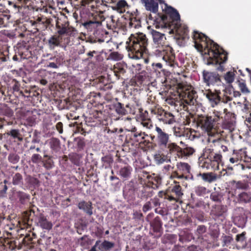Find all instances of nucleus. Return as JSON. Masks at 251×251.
Instances as JSON below:
<instances>
[{"mask_svg": "<svg viewBox=\"0 0 251 251\" xmlns=\"http://www.w3.org/2000/svg\"><path fill=\"white\" fill-rule=\"evenodd\" d=\"M174 183L175 185L173 187L171 191L176 194V197L179 198L183 195L181 192V187L178 182L174 181Z\"/></svg>", "mask_w": 251, "mask_h": 251, "instance_id": "nucleus-59", "label": "nucleus"}, {"mask_svg": "<svg viewBox=\"0 0 251 251\" xmlns=\"http://www.w3.org/2000/svg\"><path fill=\"white\" fill-rule=\"evenodd\" d=\"M127 69V65L123 62H119L114 65L113 72L114 75L119 79L124 76Z\"/></svg>", "mask_w": 251, "mask_h": 251, "instance_id": "nucleus-24", "label": "nucleus"}, {"mask_svg": "<svg viewBox=\"0 0 251 251\" xmlns=\"http://www.w3.org/2000/svg\"><path fill=\"white\" fill-rule=\"evenodd\" d=\"M158 196L160 198H164L165 200H167L170 201H177L176 199L178 198H175L172 196L169 195L168 193L164 192L163 191H160L158 194Z\"/></svg>", "mask_w": 251, "mask_h": 251, "instance_id": "nucleus-61", "label": "nucleus"}, {"mask_svg": "<svg viewBox=\"0 0 251 251\" xmlns=\"http://www.w3.org/2000/svg\"><path fill=\"white\" fill-rule=\"evenodd\" d=\"M77 207L88 216H91L93 214V207L92 202L90 201H86L84 200L80 201L77 204Z\"/></svg>", "mask_w": 251, "mask_h": 251, "instance_id": "nucleus-26", "label": "nucleus"}, {"mask_svg": "<svg viewBox=\"0 0 251 251\" xmlns=\"http://www.w3.org/2000/svg\"><path fill=\"white\" fill-rule=\"evenodd\" d=\"M238 201L240 202L247 203L251 201V195L250 193L243 192L240 193L237 197Z\"/></svg>", "mask_w": 251, "mask_h": 251, "instance_id": "nucleus-48", "label": "nucleus"}, {"mask_svg": "<svg viewBox=\"0 0 251 251\" xmlns=\"http://www.w3.org/2000/svg\"><path fill=\"white\" fill-rule=\"evenodd\" d=\"M218 153L214 152L212 149L205 148L203 151L201 157L199 159V166L202 168L217 170L219 169V165L222 162L223 156L221 151L226 152L228 151V148L223 144L220 147Z\"/></svg>", "mask_w": 251, "mask_h": 251, "instance_id": "nucleus-7", "label": "nucleus"}, {"mask_svg": "<svg viewBox=\"0 0 251 251\" xmlns=\"http://www.w3.org/2000/svg\"><path fill=\"white\" fill-rule=\"evenodd\" d=\"M145 3L147 10L153 13H156L158 9V2L160 3L163 1L162 0H142Z\"/></svg>", "mask_w": 251, "mask_h": 251, "instance_id": "nucleus-31", "label": "nucleus"}, {"mask_svg": "<svg viewBox=\"0 0 251 251\" xmlns=\"http://www.w3.org/2000/svg\"><path fill=\"white\" fill-rule=\"evenodd\" d=\"M51 23V19L41 16H38L34 20H30V25L34 27L30 29V33L35 34L40 30H45L49 26Z\"/></svg>", "mask_w": 251, "mask_h": 251, "instance_id": "nucleus-14", "label": "nucleus"}, {"mask_svg": "<svg viewBox=\"0 0 251 251\" xmlns=\"http://www.w3.org/2000/svg\"><path fill=\"white\" fill-rule=\"evenodd\" d=\"M126 44L128 57L138 60L143 58L144 53H146L149 40L145 34L138 33L131 34Z\"/></svg>", "mask_w": 251, "mask_h": 251, "instance_id": "nucleus-4", "label": "nucleus"}, {"mask_svg": "<svg viewBox=\"0 0 251 251\" xmlns=\"http://www.w3.org/2000/svg\"><path fill=\"white\" fill-rule=\"evenodd\" d=\"M233 153L234 156L237 158L239 162H243V163L240 164L242 170L251 168V157L247 155L246 148L234 150Z\"/></svg>", "mask_w": 251, "mask_h": 251, "instance_id": "nucleus-15", "label": "nucleus"}, {"mask_svg": "<svg viewBox=\"0 0 251 251\" xmlns=\"http://www.w3.org/2000/svg\"><path fill=\"white\" fill-rule=\"evenodd\" d=\"M101 161L103 166H104L105 168H107L111 166L113 160L111 156L106 155L101 158Z\"/></svg>", "mask_w": 251, "mask_h": 251, "instance_id": "nucleus-64", "label": "nucleus"}, {"mask_svg": "<svg viewBox=\"0 0 251 251\" xmlns=\"http://www.w3.org/2000/svg\"><path fill=\"white\" fill-rule=\"evenodd\" d=\"M132 172V167L127 163H126L124 166L121 167L119 170L118 174L123 179L126 180L130 177Z\"/></svg>", "mask_w": 251, "mask_h": 251, "instance_id": "nucleus-27", "label": "nucleus"}, {"mask_svg": "<svg viewBox=\"0 0 251 251\" xmlns=\"http://www.w3.org/2000/svg\"><path fill=\"white\" fill-rule=\"evenodd\" d=\"M151 32L154 43L158 47H161L160 50H156L159 52V55L162 57L166 64L172 68L173 70L178 68V64L176 60L173 49L169 46H165L166 40L165 34L153 29Z\"/></svg>", "mask_w": 251, "mask_h": 251, "instance_id": "nucleus-5", "label": "nucleus"}, {"mask_svg": "<svg viewBox=\"0 0 251 251\" xmlns=\"http://www.w3.org/2000/svg\"><path fill=\"white\" fill-rule=\"evenodd\" d=\"M26 181L27 183H28L31 186L33 187L34 188H36L39 185V180L30 176H28L26 178Z\"/></svg>", "mask_w": 251, "mask_h": 251, "instance_id": "nucleus-60", "label": "nucleus"}, {"mask_svg": "<svg viewBox=\"0 0 251 251\" xmlns=\"http://www.w3.org/2000/svg\"><path fill=\"white\" fill-rule=\"evenodd\" d=\"M227 91L226 89L224 90L225 94L222 98L220 96L221 93L220 90H215L214 91H212L211 89H208L202 90V92L208 100L211 106L214 107L217 105L220 101L227 103L228 101L232 100V98L226 94H227Z\"/></svg>", "mask_w": 251, "mask_h": 251, "instance_id": "nucleus-11", "label": "nucleus"}, {"mask_svg": "<svg viewBox=\"0 0 251 251\" xmlns=\"http://www.w3.org/2000/svg\"><path fill=\"white\" fill-rule=\"evenodd\" d=\"M8 183V181L6 179H4L3 182L0 183V197H4L6 195L8 187L6 184Z\"/></svg>", "mask_w": 251, "mask_h": 251, "instance_id": "nucleus-62", "label": "nucleus"}, {"mask_svg": "<svg viewBox=\"0 0 251 251\" xmlns=\"http://www.w3.org/2000/svg\"><path fill=\"white\" fill-rule=\"evenodd\" d=\"M113 109L120 116L126 115L128 114H133L135 112L134 107L129 103L125 106L124 104L117 102L112 104Z\"/></svg>", "mask_w": 251, "mask_h": 251, "instance_id": "nucleus-18", "label": "nucleus"}, {"mask_svg": "<svg viewBox=\"0 0 251 251\" xmlns=\"http://www.w3.org/2000/svg\"><path fill=\"white\" fill-rule=\"evenodd\" d=\"M8 4L10 9L14 13H18L22 10L20 8V6L18 5L15 0L13 1H8Z\"/></svg>", "mask_w": 251, "mask_h": 251, "instance_id": "nucleus-54", "label": "nucleus"}, {"mask_svg": "<svg viewBox=\"0 0 251 251\" xmlns=\"http://www.w3.org/2000/svg\"><path fill=\"white\" fill-rule=\"evenodd\" d=\"M44 158L47 159L44 161L43 166L48 170L51 169L54 166L53 161L52 160V156L47 154L46 151H44Z\"/></svg>", "mask_w": 251, "mask_h": 251, "instance_id": "nucleus-44", "label": "nucleus"}, {"mask_svg": "<svg viewBox=\"0 0 251 251\" xmlns=\"http://www.w3.org/2000/svg\"><path fill=\"white\" fill-rule=\"evenodd\" d=\"M176 167V170L173 171L171 175V178L187 179L189 177L191 171V166L189 164L180 162L177 163Z\"/></svg>", "mask_w": 251, "mask_h": 251, "instance_id": "nucleus-13", "label": "nucleus"}, {"mask_svg": "<svg viewBox=\"0 0 251 251\" xmlns=\"http://www.w3.org/2000/svg\"><path fill=\"white\" fill-rule=\"evenodd\" d=\"M151 146L157 147L160 151L166 154L172 155L175 151L180 150L176 143L170 140V135L165 129L155 126L153 132L150 134Z\"/></svg>", "mask_w": 251, "mask_h": 251, "instance_id": "nucleus-3", "label": "nucleus"}, {"mask_svg": "<svg viewBox=\"0 0 251 251\" xmlns=\"http://www.w3.org/2000/svg\"><path fill=\"white\" fill-rule=\"evenodd\" d=\"M99 244V251H108L114 247V243L107 240H104L101 242L100 240Z\"/></svg>", "mask_w": 251, "mask_h": 251, "instance_id": "nucleus-46", "label": "nucleus"}, {"mask_svg": "<svg viewBox=\"0 0 251 251\" xmlns=\"http://www.w3.org/2000/svg\"><path fill=\"white\" fill-rule=\"evenodd\" d=\"M230 183L232 184H235V187L237 189L247 190L249 188V183L245 180L239 181L232 180Z\"/></svg>", "mask_w": 251, "mask_h": 251, "instance_id": "nucleus-42", "label": "nucleus"}, {"mask_svg": "<svg viewBox=\"0 0 251 251\" xmlns=\"http://www.w3.org/2000/svg\"><path fill=\"white\" fill-rule=\"evenodd\" d=\"M151 175H149V173L143 171L141 172L139 175V180L141 184H147L151 178Z\"/></svg>", "mask_w": 251, "mask_h": 251, "instance_id": "nucleus-50", "label": "nucleus"}, {"mask_svg": "<svg viewBox=\"0 0 251 251\" xmlns=\"http://www.w3.org/2000/svg\"><path fill=\"white\" fill-rule=\"evenodd\" d=\"M163 10L166 15L162 16L159 24L162 26L168 27L170 31V33H176L182 38H186L188 35V28L185 25L180 24V15L178 11L174 8L164 3Z\"/></svg>", "mask_w": 251, "mask_h": 251, "instance_id": "nucleus-2", "label": "nucleus"}, {"mask_svg": "<svg viewBox=\"0 0 251 251\" xmlns=\"http://www.w3.org/2000/svg\"><path fill=\"white\" fill-rule=\"evenodd\" d=\"M197 177H201L202 180L208 183H211L215 182L218 179V175L212 172L208 173H199L196 175Z\"/></svg>", "mask_w": 251, "mask_h": 251, "instance_id": "nucleus-25", "label": "nucleus"}, {"mask_svg": "<svg viewBox=\"0 0 251 251\" xmlns=\"http://www.w3.org/2000/svg\"><path fill=\"white\" fill-rule=\"evenodd\" d=\"M178 87L180 90L181 95L184 101L188 104L194 105L197 97V93L194 90H187L183 92L182 88L180 87V84L178 85Z\"/></svg>", "mask_w": 251, "mask_h": 251, "instance_id": "nucleus-19", "label": "nucleus"}, {"mask_svg": "<svg viewBox=\"0 0 251 251\" xmlns=\"http://www.w3.org/2000/svg\"><path fill=\"white\" fill-rule=\"evenodd\" d=\"M18 5L20 6V8L22 10L23 8L28 9L31 7L32 0H15Z\"/></svg>", "mask_w": 251, "mask_h": 251, "instance_id": "nucleus-55", "label": "nucleus"}, {"mask_svg": "<svg viewBox=\"0 0 251 251\" xmlns=\"http://www.w3.org/2000/svg\"><path fill=\"white\" fill-rule=\"evenodd\" d=\"M84 2H79L77 6H86L88 10H91L92 20L85 22L82 24V25L86 28L88 32L93 31L98 26L101 25V22L105 20L102 10L100 8L102 1L100 0H83Z\"/></svg>", "mask_w": 251, "mask_h": 251, "instance_id": "nucleus-6", "label": "nucleus"}, {"mask_svg": "<svg viewBox=\"0 0 251 251\" xmlns=\"http://www.w3.org/2000/svg\"><path fill=\"white\" fill-rule=\"evenodd\" d=\"M203 81L207 86L220 85L222 83L220 75L216 72L204 70L202 72Z\"/></svg>", "mask_w": 251, "mask_h": 251, "instance_id": "nucleus-16", "label": "nucleus"}, {"mask_svg": "<svg viewBox=\"0 0 251 251\" xmlns=\"http://www.w3.org/2000/svg\"><path fill=\"white\" fill-rule=\"evenodd\" d=\"M128 7L126 1L125 0H119L117 3L112 6L114 10L122 13L126 11V9Z\"/></svg>", "mask_w": 251, "mask_h": 251, "instance_id": "nucleus-38", "label": "nucleus"}, {"mask_svg": "<svg viewBox=\"0 0 251 251\" xmlns=\"http://www.w3.org/2000/svg\"><path fill=\"white\" fill-rule=\"evenodd\" d=\"M167 155H165L163 154H160L159 153L155 154L154 155V160L156 164H161L165 162H167L168 160L167 159ZM170 160V159L169 160Z\"/></svg>", "mask_w": 251, "mask_h": 251, "instance_id": "nucleus-57", "label": "nucleus"}, {"mask_svg": "<svg viewBox=\"0 0 251 251\" xmlns=\"http://www.w3.org/2000/svg\"><path fill=\"white\" fill-rule=\"evenodd\" d=\"M29 47H26L21 49L17 51V53L20 56L21 59H27L31 55L30 51L29 50Z\"/></svg>", "mask_w": 251, "mask_h": 251, "instance_id": "nucleus-49", "label": "nucleus"}, {"mask_svg": "<svg viewBox=\"0 0 251 251\" xmlns=\"http://www.w3.org/2000/svg\"><path fill=\"white\" fill-rule=\"evenodd\" d=\"M7 159L9 163L16 164L19 162L20 157L16 152H12L8 154Z\"/></svg>", "mask_w": 251, "mask_h": 251, "instance_id": "nucleus-52", "label": "nucleus"}, {"mask_svg": "<svg viewBox=\"0 0 251 251\" xmlns=\"http://www.w3.org/2000/svg\"><path fill=\"white\" fill-rule=\"evenodd\" d=\"M11 84H12V88L14 92H19L20 95L22 97H28V96H25L23 91H20L21 84L18 81L15 79H13L11 81Z\"/></svg>", "mask_w": 251, "mask_h": 251, "instance_id": "nucleus-53", "label": "nucleus"}, {"mask_svg": "<svg viewBox=\"0 0 251 251\" xmlns=\"http://www.w3.org/2000/svg\"><path fill=\"white\" fill-rule=\"evenodd\" d=\"M153 213H150L146 217L147 221L150 223L151 229L150 233L155 237H160L163 233L162 222L159 216H156L153 219Z\"/></svg>", "mask_w": 251, "mask_h": 251, "instance_id": "nucleus-12", "label": "nucleus"}, {"mask_svg": "<svg viewBox=\"0 0 251 251\" xmlns=\"http://www.w3.org/2000/svg\"><path fill=\"white\" fill-rule=\"evenodd\" d=\"M146 74V72H142L141 73H139L138 74L136 75L135 77V79L136 82L138 84H142L145 82L146 80L147 79Z\"/></svg>", "mask_w": 251, "mask_h": 251, "instance_id": "nucleus-58", "label": "nucleus"}, {"mask_svg": "<svg viewBox=\"0 0 251 251\" xmlns=\"http://www.w3.org/2000/svg\"><path fill=\"white\" fill-rule=\"evenodd\" d=\"M207 142L208 143H212L213 144V146L217 149L220 148L223 144L226 143V140L224 138L221 137L218 131L217 134H215L214 136H208Z\"/></svg>", "mask_w": 251, "mask_h": 251, "instance_id": "nucleus-29", "label": "nucleus"}, {"mask_svg": "<svg viewBox=\"0 0 251 251\" xmlns=\"http://www.w3.org/2000/svg\"><path fill=\"white\" fill-rule=\"evenodd\" d=\"M105 115L103 111L101 110H98L95 108L91 109L90 111L89 119L93 120H96L99 122H101L104 119Z\"/></svg>", "mask_w": 251, "mask_h": 251, "instance_id": "nucleus-32", "label": "nucleus"}, {"mask_svg": "<svg viewBox=\"0 0 251 251\" xmlns=\"http://www.w3.org/2000/svg\"><path fill=\"white\" fill-rule=\"evenodd\" d=\"M180 150L178 151H175L173 152V154L176 153L178 157H182L183 156H189L193 154L195 152V150L191 147H186L183 149L179 146Z\"/></svg>", "mask_w": 251, "mask_h": 251, "instance_id": "nucleus-36", "label": "nucleus"}, {"mask_svg": "<svg viewBox=\"0 0 251 251\" xmlns=\"http://www.w3.org/2000/svg\"><path fill=\"white\" fill-rule=\"evenodd\" d=\"M128 26L135 29L141 26L140 18L138 13L134 12L129 14Z\"/></svg>", "mask_w": 251, "mask_h": 251, "instance_id": "nucleus-28", "label": "nucleus"}, {"mask_svg": "<svg viewBox=\"0 0 251 251\" xmlns=\"http://www.w3.org/2000/svg\"><path fill=\"white\" fill-rule=\"evenodd\" d=\"M51 150L52 153H57L61 150L60 141L56 138H52L47 141Z\"/></svg>", "mask_w": 251, "mask_h": 251, "instance_id": "nucleus-33", "label": "nucleus"}, {"mask_svg": "<svg viewBox=\"0 0 251 251\" xmlns=\"http://www.w3.org/2000/svg\"><path fill=\"white\" fill-rule=\"evenodd\" d=\"M16 196L22 205H27L29 202L30 196L25 192L17 191L16 192Z\"/></svg>", "mask_w": 251, "mask_h": 251, "instance_id": "nucleus-35", "label": "nucleus"}, {"mask_svg": "<svg viewBox=\"0 0 251 251\" xmlns=\"http://www.w3.org/2000/svg\"><path fill=\"white\" fill-rule=\"evenodd\" d=\"M224 113H225V120L223 123V126L225 129L231 130L234 129L235 124V117L234 114L228 112L227 109L225 108Z\"/></svg>", "mask_w": 251, "mask_h": 251, "instance_id": "nucleus-20", "label": "nucleus"}, {"mask_svg": "<svg viewBox=\"0 0 251 251\" xmlns=\"http://www.w3.org/2000/svg\"><path fill=\"white\" fill-rule=\"evenodd\" d=\"M142 184L143 185L142 189L140 190L141 198L144 199L152 197L153 194V189H154L148 183Z\"/></svg>", "mask_w": 251, "mask_h": 251, "instance_id": "nucleus-30", "label": "nucleus"}, {"mask_svg": "<svg viewBox=\"0 0 251 251\" xmlns=\"http://www.w3.org/2000/svg\"><path fill=\"white\" fill-rule=\"evenodd\" d=\"M39 224L42 228L48 230H50L52 227V223L48 221L47 218L44 216H41L40 217L39 219Z\"/></svg>", "mask_w": 251, "mask_h": 251, "instance_id": "nucleus-43", "label": "nucleus"}, {"mask_svg": "<svg viewBox=\"0 0 251 251\" xmlns=\"http://www.w3.org/2000/svg\"><path fill=\"white\" fill-rule=\"evenodd\" d=\"M69 158L73 164L77 166H79L82 163L81 161V156L77 153L69 154Z\"/></svg>", "mask_w": 251, "mask_h": 251, "instance_id": "nucleus-47", "label": "nucleus"}, {"mask_svg": "<svg viewBox=\"0 0 251 251\" xmlns=\"http://www.w3.org/2000/svg\"><path fill=\"white\" fill-rule=\"evenodd\" d=\"M36 238V234L33 232H30L29 233L26 234L23 240L22 243L25 246H30V245L35 244L33 239Z\"/></svg>", "mask_w": 251, "mask_h": 251, "instance_id": "nucleus-39", "label": "nucleus"}, {"mask_svg": "<svg viewBox=\"0 0 251 251\" xmlns=\"http://www.w3.org/2000/svg\"><path fill=\"white\" fill-rule=\"evenodd\" d=\"M77 146V151H83L86 146V143L84 138H77L75 139Z\"/></svg>", "mask_w": 251, "mask_h": 251, "instance_id": "nucleus-63", "label": "nucleus"}, {"mask_svg": "<svg viewBox=\"0 0 251 251\" xmlns=\"http://www.w3.org/2000/svg\"><path fill=\"white\" fill-rule=\"evenodd\" d=\"M226 211V206L216 204L212 206L210 211V215L214 220H216L218 218L223 216Z\"/></svg>", "mask_w": 251, "mask_h": 251, "instance_id": "nucleus-23", "label": "nucleus"}, {"mask_svg": "<svg viewBox=\"0 0 251 251\" xmlns=\"http://www.w3.org/2000/svg\"><path fill=\"white\" fill-rule=\"evenodd\" d=\"M60 36L59 35H53L48 40V45L50 50H54L55 47H58L60 45Z\"/></svg>", "mask_w": 251, "mask_h": 251, "instance_id": "nucleus-37", "label": "nucleus"}, {"mask_svg": "<svg viewBox=\"0 0 251 251\" xmlns=\"http://www.w3.org/2000/svg\"><path fill=\"white\" fill-rule=\"evenodd\" d=\"M8 137L10 136L15 140L21 142L23 140V137L20 131L18 129H12L9 131L7 132Z\"/></svg>", "mask_w": 251, "mask_h": 251, "instance_id": "nucleus-45", "label": "nucleus"}, {"mask_svg": "<svg viewBox=\"0 0 251 251\" xmlns=\"http://www.w3.org/2000/svg\"><path fill=\"white\" fill-rule=\"evenodd\" d=\"M10 17L6 11L0 12V27H6L8 25Z\"/></svg>", "mask_w": 251, "mask_h": 251, "instance_id": "nucleus-41", "label": "nucleus"}, {"mask_svg": "<svg viewBox=\"0 0 251 251\" xmlns=\"http://www.w3.org/2000/svg\"><path fill=\"white\" fill-rule=\"evenodd\" d=\"M107 33V31L102 29L101 25L96 28L90 36L93 38L94 42L102 43L104 41V37Z\"/></svg>", "mask_w": 251, "mask_h": 251, "instance_id": "nucleus-22", "label": "nucleus"}, {"mask_svg": "<svg viewBox=\"0 0 251 251\" xmlns=\"http://www.w3.org/2000/svg\"><path fill=\"white\" fill-rule=\"evenodd\" d=\"M151 117L155 116L160 122L171 125L176 122L175 116L171 112L165 110L162 107L155 103L149 108Z\"/></svg>", "mask_w": 251, "mask_h": 251, "instance_id": "nucleus-10", "label": "nucleus"}, {"mask_svg": "<svg viewBox=\"0 0 251 251\" xmlns=\"http://www.w3.org/2000/svg\"><path fill=\"white\" fill-rule=\"evenodd\" d=\"M56 27L57 29V33L59 36L66 35L67 36H74L76 31L75 28L70 26L68 21H64L61 23L57 21Z\"/></svg>", "mask_w": 251, "mask_h": 251, "instance_id": "nucleus-17", "label": "nucleus"}, {"mask_svg": "<svg viewBox=\"0 0 251 251\" xmlns=\"http://www.w3.org/2000/svg\"><path fill=\"white\" fill-rule=\"evenodd\" d=\"M23 178L22 175L19 173H16L12 177V183L14 185L23 184Z\"/></svg>", "mask_w": 251, "mask_h": 251, "instance_id": "nucleus-56", "label": "nucleus"}, {"mask_svg": "<svg viewBox=\"0 0 251 251\" xmlns=\"http://www.w3.org/2000/svg\"><path fill=\"white\" fill-rule=\"evenodd\" d=\"M192 38L195 48L198 51L209 55L207 64L216 65L217 71H224V64L228 58L227 53L220 48L218 44L201 32L194 31Z\"/></svg>", "mask_w": 251, "mask_h": 251, "instance_id": "nucleus-1", "label": "nucleus"}, {"mask_svg": "<svg viewBox=\"0 0 251 251\" xmlns=\"http://www.w3.org/2000/svg\"><path fill=\"white\" fill-rule=\"evenodd\" d=\"M21 112L25 117L28 124L31 126L35 124L37 116L40 115L38 110L35 109L33 110H26L25 109L22 108Z\"/></svg>", "mask_w": 251, "mask_h": 251, "instance_id": "nucleus-21", "label": "nucleus"}, {"mask_svg": "<svg viewBox=\"0 0 251 251\" xmlns=\"http://www.w3.org/2000/svg\"><path fill=\"white\" fill-rule=\"evenodd\" d=\"M235 83L243 93L248 94L250 93V90L247 87L245 80L242 79H238Z\"/></svg>", "mask_w": 251, "mask_h": 251, "instance_id": "nucleus-51", "label": "nucleus"}, {"mask_svg": "<svg viewBox=\"0 0 251 251\" xmlns=\"http://www.w3.org/2000/svg\"><path fill=\"white\" fill-rule=\"evenodd\" d=\"M220 115L221 113L217 112L214 117L208 115H199L196 120L197 128L208 136H214L217 134L216 125L220 119Z\"/></svg>", "mask_w": 251, "mask_h": 251, "instance_id": "nucleus-8", "label": "nucleus"}, {"mask_svg": "<svg viewBox=\"0 0 251 251\" xmlns=\"http://www.w3.org/2000/svg\"><path fill=\"white\" fill-rule=\"evenodd\" d=\"M193 193L199 197H204L210 193V190L201 185L196 186L193 189Z\"/></svg>", "mask_w": 251, "mask_h": 251, "instance_id": "nucleus-34", "label": "nucleus"}, {"mask_svg": "<svg viewBox=\"0 0 251 251\" xmlns=\"http://www.w3.org/2000/svg\"><path fill=\"white\" fill-rule=\"evenodd\" d=\"M149 138L150 135L134 127H132L129 132L126 135V141L132 145L140 147H150L151 144Z\"/></svg>", "mask_w": 251, "mask_h": 251, "instance_id": "nucleus-9", "label": "nucleus"}, {"mask_svg": "<svg viewBox=\"0 0 251 251\" xmlns=\"http://www.w3.org/2000/svg\"><path fill=\"white\" fill-rule=\"evenodd\" d=\"M161 183V178L159 176H156L154 174L151 175V178L148 183L154 189L158 187V186Z\"/></svg>", "mask_w": 251, "mask_h": 251, "instance_id": "nucleus-40", "label": "nucleus"}]
</instances>
